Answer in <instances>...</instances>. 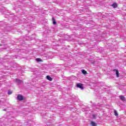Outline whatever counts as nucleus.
<instances>
[{
	"instance_id": "1",
	"label": "nucleus",
	"mask_w": 126,
	"mask_h": 126,
	"mask_svg": "<svg viewBox=\"0 0 126 126\" xmlns=\"http://www.w3.org/2000/svg\"><path fill=\"white\" fill-rule=\"evenodd\" d=\"M76 86L78 88H80V89H81V90H83V89H84V88H83V86L82 84L78 83V84H77Z\"/></svg>"
},
{
	"instance_id": "2",
	"label": "nucleus",
	"mask_w": 126,
	"mask_h": 126,
	"mask_svg": "<svg viewBox=\"0 0 126 126\" xmlns=\"http://www.w3.org/2000/svg\"><path fill=\"white\" fill-rule=\"evenodd\" d=\"M23 96L21 94H18L17 95V99L19 101H22V100H23Z\"/></svg>"
},
{
	"instance_id": "3",
	"label": "nucleus",
	"mask_w": 126,
	"mask_h": 126,
	"mask_svg": "<svg viewBox=\"0 0 126 126\" xmlns=\"http://www.w3.org/2000/svg\"><path fill=\"white\" fill-rule=\"evenodd\" d=\"M113 71L116 72V74L117 77H120V73H119V70H118L117 69H114Z\"/></svg>"
},
{
	"instance_id": "4",
	"label": "nucleus",
	"mask_w": 126,
	"mask_h": 126,
	"mask_svg": "<svg viewBox=\"0 0 126 126\" xmlns=\"http://www.w3.org/2000/svg\"><path fill=\"white\" fill-rule=\"evenodd\" d=\"M119 98L122 101H126V97L124 95H120Z\"/></svg>"
},
{
	"instance_id": "5",
	"label": "nucleus",
	"mask_w": 126,
	"mask_h": 126,
	"mask_svg": "<svg viewBox=\"0 0 126 126\" xmlns=\"http://www.w3.org/2000/svg\"><path fill=\"white\" fill-rule=\"evenodd\" d=\"M15 81H16V83H17V84H18V85L21 84V83L22 82V80H20L18 79H16Z\"/></svg>"
},
{
	"instance_id": "6",
	"label": "nucleus",
	"mask_w": 126,
	"mask_h": 126,
	"mask_svg": "<svg viewBox=\"0 0 126 126\" xmlns=\"http://www.w3.org/2000/svg\"><path fill=\"white\" fill-rule=\"evenodd\" d=\"M46 78L47 79H48V80H49L50 81H52V80H53V79L52 78V77H50V76H47Z\"/></svg>"
},
{
	"instance_id": "7",
	"label": "nucleus",
	"mask_w": 126,
	"mask_h": 126,
	"mask_svg": "<svg viewBox=\"0 0 126 126\" xmlns=\"http://www.w3.org/2000/svg\"><path fill=\"white\" fill-rule=\"evenodd\" d=\"M91 125H92V126H97V124L93 121L91 122Z\"/></svg>"
},
{
	"instance_id": "8",
	"label": "nucleus",
	"mask_w": 126,
	"mask_h": 126,
	"mask_svg": "<svg viewBox=\"0 0 126 126\" xmlns=\"http://www.w3.org/2000/svg\"><path fill=\"white\" fill-rule=\"evenodd\" d=\"M112 6H113V7H114V8H116L118 7V5H117L116 3H114L113 4H112Z\"/></svg>"
},
{
	"instance_id": "9",
	"label": "nucleus",
	"mask_w": 126,
	"mask_h": 126,
	"mask_svg": "<svg viewBox=\"0 0 126 126\" xmlns=\"http://www.w3.org/2000/svg\"><path fill=\"white\" fill-rule=\"evenodd\" d=\"M114 115L115 116H116V117H118L119 116L118 112L116 110H114Z\"/></svg>"
},
{
	"instance_id": "10",
	"label": "nucleus",
	"mask_w": 126,
	"mask_h": 126,
	"mask_svg": "<svg viewBox=\"0 0 126 126\" xmlns=\"http://www.w3.org/2000/svg\"><path fill=\"white\" fill-rule=\"evenodd\" d=\"M82 73H83V74H86L87 73V72H86V71H85V70H82Z\"/></svg>"
},
{
	"instance_id": "11",
	"label": "nucleus",
	"mask_w": 126,
	"mask_h": 126,
	"mask_svg": "<svg viewBox=\"0 0 126 126\" xmlns=\"http://www.w3.org/2000/svg\"><path fill=\"white\" fill-rule=\"evenodd\" d=\"M52 20H53V21H53V24H54V25L57 24V22L54 21L55 19H54V18H52Z\"/></svg>"
},
{
	"instance_id": "12",
	"label": "nucleus",
	"mask_w": 126,
	"mask_h": 126,
	"mask_svg": "<svg viewBox=\"0 0 126 126\" xmlns=\"http://www.w3.org/2000/svg\"><path fill=\"white\" fill-rule=\"evenodd\" d=\"M36 61L37 62H41L42 60H41V59H40V58H37V59H36Z\"/></svg>"
},
{
	"instance_id": "13",
	"label": "nucleus",
	"mask_w": 126,
	"mask_h": 126,
	"mask_svg": "<svg viewBox=\"0 0 126 126\" xmlns=\"http://www.w3.org/2000/svg\"><path fill=\"white\" fill-rule=\"evenodd\" d=\"M11 94H12V92H11V91H8V94L10 95Z\"/></svg>"
},
{
	"instance_id": "14",
	"label": "nucleus",
	"mask_w": 126,
	"mask_h": 126,
	"mask_svg": "<svg viewBox=\"0 0 126 126\" xmlns=\"http://www.w3.org/2000/svg\"><path fill=\"white\" fill-rule=\"evenodd\" d=\"M3 111H6V109H3Z\"/></svg>"
},
{
	"instance_id": "15",
	"label": "nucleus",
	"mask_w": 126,
	"mask_h": 126,
	"mask_svg": "<svg viewBox=\"0 0 126 126\" xmlns=\"http://www.w3.org/2000/svg\"><path fill=\"white\" fill-rule=\"evenodd\" d=\"M93 116L94 117V115H93Z\"/></svg>"
}]
</instances>
